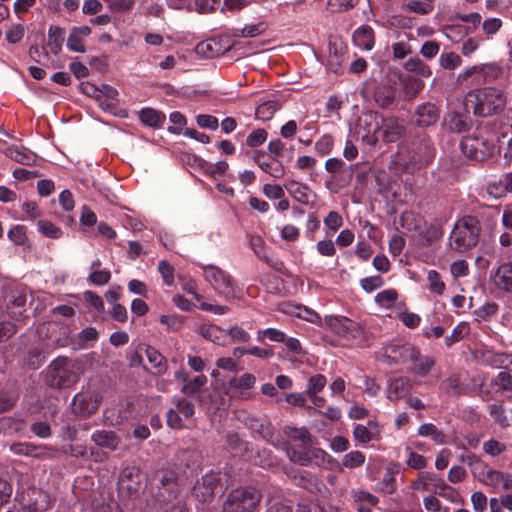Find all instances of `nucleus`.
Listing matches in <instances>:
<instances>
[{"label":"nucleus","instance_id":"32","mask_svg":"<svg viewBox=\"0 0 512 512\" xmlns=\"http://www.w3.org/2000/svg\"><path fill=\"white\" fill-rule=\"evenodd\" d=\"M374 99L381 107H387L395 99V90L389 85H379L374 91Z\"/></svg>","mask_w":512,"mask_h":512},{"label":"nucleus","instance_id":"45","mask_svg":"<svg viewBox=\"0 0 512 512\" xmlns=\"http://www.w3.org/2000/svg\"><path fill=\"white\" fill-rule=\"evenodd\" d=\"M396 316L408 328H416L421 321L420 316L416 313L408 312L405 308V305L399 307V309L396 311Z\"/></svg>","mask_w":512,"mask_h":512},{"label":"nucleus","instance_id":"37","mask_svg":"<svg viewBox=\"0 0 512 512\" xmlns=\"http://www.w3.org/2000/svg\"><path fill=\"white\" fill-rule=\"evenodd\" d=\"M365 455L358 450L345 454L339 464L340 468L355 469L361 467L365 462Z\"/></svg>","mask_w":512,"mask_h":512},{"label":"nucleus","instance_id":"5","mask_svg":"<svg viewBox=\"0 0 512 512\" xmlns=\"http://www.w3.org/2000/svg\"><path fill=\"white\" fill-rule=\"evenodd\" d=\"M329 329L340 338L351 344H361L365 341V332L361 325L344 316H329L325 318Z\"/></svg>","mask_w":512,"mask_h":512},{"label":"nucleus","instance_id":"14","mask_svg":"<svg viewBox=\"0 0 512 512\" xmlns=\"http://www.w3.org/2000/svg\"><path fill=\"white\" fill-rule=\"evenodd\" d=\"M413 388V383L407 377L398 376L391 378L386 387V398L389 401L406 399Z\"/></svg>","mask_w":512,"mask_h":512},{"label":"nucleus","instance_id":"27","mask_svg":"<svg viewBox=\"0 0 512 512\" xmlns=\"http://www.w3.org/2000/svg\"><path fill=\"white\" fill-rule=\"evenodd\" d=\"M426 281V288L431 294L442 296L445 293L446 284L438 271L433 269L428 270Z\"/></svg>","mask_w":512,"mask_h":512},{"label":"nucleus","instance_id":"33","mask_svg":"<svg viewBox=\"0 0 512 512\" xmlns=\"http://www.w3.org/2000/svg\"><path fill=\"white\" fill-rule=\"evenodd\" d=\"M345 60V50L343 47H337L336 45L329 46V57L328 66L334 72L338 73Z\"/></svg>","mask_w":512,"mask_h":512},{"label":"nucleus","instance_id":"19","mask_svg":"<svg viewBox=\"0 0 512 512\" xmlns=\"http://www.w3.org/2000/svg\"><path fill=\"white\" fill-rule=\"evenodd\" d=\"M182 289L186 293L193 295L195 300L199 302V308L203 311H208L216 315H223L228 313L230 310L228 306H221L204 302L203 296L197 293V285L193 280H188L185 283H183Z\"/></svg>","mask_w":512,"mask_h":512},{"label":"nucleus","instance_id":"46","mask_svg":"<svg viewBox=\"0 0 512 512\" xmlns=\"http://www.w3.org/2000/svg\"><path fill=\"white\" fill-rule=\"evenodd\" d=\"M439 64L444 69L454 70L462 64V59L455 52H444L439 57Z\"/></svg>","mask_w":512,"mask_h":512},{"label":"nucleus","instance_id":"49","mask_svg":"<svg viewBox=\"0 0 512 512\" xmlns=\"http://www.w3.org/2000/svg\"><path fill=\"white\" fill-rule=\"evenodd\" d=\"M266 30V25L263 22L257 24H248L241 29H235L234 34L241 37H256Z\"/></svg>","mask_w":512,"mask_h":512},{"label":"nucleus","instance_id":"15","mask_svg":"<svg viewBox=\"0 0 512 512\" xmlns=\"http://www.w3.org/2000/svg\"><path fill=\"white\" fill-rule=\"evenodd\" d=\"M474 475L482 484L494 490L501 489L504 472L492 469L486 464L480 463L474 467Z\"/></svg>","mask_w":512,"mask_h":512},{"label":"nucleus","instance_id":"13","mask_svg":"<svg viewBox=\"0 0 512 512\" xmlns=\"http://www.w3.org/2000/svg\"><path fill=\"white\" fill-rule=\"evenodd\" d=\"M221 487V474L217 472L206 473L200 481H197L193 492L201 501H207Z\"/></svg>","mask_w":512,"mask_h":512},{"label":"nucleus","instance_id":"23","mask_svg":"<svg viewBox=\"0 0 512 512\" xmlns=\"http://www.w3.org/2000/svg\"><path fill=\"white\" fill-rule=\"evenodd\" d=\"M292 477L296 485L311 492L320 491L321 483L309 471L303 469L298 470Z\"/></svg>","mask_w":512,"mask_h":512},{"label":"nucleus","instance_id":"11","mask_svg":"<svg viewBox=\"0 0 512 512\" xmlns=\"http://www.w3.org/2000/svg\"><path fill=\"white\" fill-rule=\"evenodd\" d=\"M473 73H478L479 77L481 78L480 80H485V83H486L491 80L500 78V76L502 75V69L499 65H497L494 62L473 65V66L463 70L458 75V80L459 81H467L473 76Z\"/></svg>","mask_w":512,"mask_h":512},{"label":"nucleus","instance_id":"20","mask_svg":"<svg viewBox=\"0 0 512 512\" xmlns=\"http://www.w3.org/2000/svg\"><path fill=\"white\" fill-rule=\"evenodd\" d=\"M284 187L290 196L301 204L309 205L315 198L313 191L307 185L300 182L289 181L284 185Z\"/></svg>","mask_w":512,"mask_h":512},{"label":"nucleus","instance_id":"40","mask_svg":"<svg viewBox=\"0 0 512 512\" xmlns=\"http://www.w3.org/2000/svg\"><path fill=\"white\" fill-rule=\"evenodd\" d=\"M409 72L418 74L421 77H429L432 74L430 67L419 58H410L404 65Z\"/></svg>","mask_w":512,"mask_h":512},{"label":"nucleus","instance_id":"62","mask_svg":"<svg viewBox=\"0 0 512 512\" xmlns=\"http://www.w3.org/2000/svg\"><path fill=\"white\" fill-rule=\"evenodd\" d=\"M327 380L324 375L316 374L309 378L307 385V393L308 394H317L320 392L326 385Z\"/></svg>","mask_w":512,"mask_h":512},{"label":"nucleus","instance_id":"35","mask_svg":"<svg viewBox=\"0 0 512 512\" xmlns=\"http://www.w3.org/2000/svg\"><path fill=\"white\" fill-rule=\"evenodd\" d=\"M64 39V30L58 26H51L48 30L47 46L51 52L58 53L61 50Z\"/></svg>","mask_w":512,"mask_h":512},{"label":"nucleus","instance_id":"42","mask_svg":"<svg viewBox=\"0 0 512 512\" xmlns=\"http://www.w3.org/2000/svg\"><path fill=\"white\" fill-rule=\"evenodd\" d=\"M287 436L293 440L301 441L303 444H314V437L310 434V432L305 428H296V427H287L285 430Z\"/></svg>","mask_w":512,"mask_h":512},{"label":"nucleus","instance_id":"50","mask_svg":"<svg viewBox=\"0 0 512 512\" xmlns=\"http://www.w3.org/2000/svg\"><path fill=\"white\" fill-rule=\"evenodd\" d=\"M265 338L269 339L272 342L281 343L285 341V333L276 328H267L259 330L257 332V340L259 342H263Z\"/></svg>","mask_w":512,"mask_h":512},{"label":"nucleus","instance_id":"34","mask_svg":"<svg viewBox=\"0 0 512 512\" xmlns=\"http://www.w3.org/2000/svg\"><path fill=\"white\" fill-rule=\"evenodd\" d=\"M418 435L422 437H429L434 443L438 445H441L445 442L444 433L432 423L421 424L418 427Z\"/></svg>","mask_w":512,"mask_h":512},{"label":"nucleus","instance_id":"31","mask_svg":"<svg viewBox=\"0 0 512 512\" xmlns=\"http://www.w3.org/2000/svg\"><path fill=\"white\" fill-rule=\"evenodd\" d=\"M260 152H256L254 161L266 173H269L274 178H280L284 175L285 169L281 162L273 159L269 162L259 160Z\"/></svg>","mask_w":512,"mask_h":512},{"label":"nucleus","instance_id":"53","mask_svg":"<svg viewBox=\"0 0 512 512\" xmlns=\"http://www.w3.org/2000/svg\"><path fill=\"white\" fill-rule=\"evenodd\" d=\"M469 332V325L466 322H461L457 324L451 335L447 336L445 338V342L447 346H451L454 343L460 341L465 335H467Z\"/></svg>","mask_w":512,"mask_h":512},{"label":"nucleus","instance_id":"60","mask_svg":"<svg viewBox=\"0 0 512 512\" xmlns=\"http://www.w3.org/2000/svg\"><path fill=\"white\" fill-rule=\"evenodd\" d=\"M156 479L160 482L163 487L169 486V490L172 491V485H176L177 476L173 470L163 469L157 471Z\"/></svg>","mask_w":512,"mask_h":512},{"label":"nucleus","instance_id":"4","mask_svg":"<svg viewBox=\"0 0 512 512\" xmlns=\"http://www.w3.org/2000/svg\"><path fill=\"white\" fill-rule=\"evenodd\" d=\"M262 495L254 487H240L232 490L223 503V512H254Z\"/></svg>","mask_w":512,"mask_h":512},{"label":"nucleus","instance_id":"52","mask_svg":"<svg viewBox=\"0 0 512 512\" xmlns=\"http://www.w3.org/2000/svg\"><path fill=\"white\" fill-rule=\"evenodd\" d=\"M500 283L507 291H512V263H505L498 268Z\"/></svg>","mask_w":512,"mask_h":512},{"label":"nucleus","instance_id":"28","mask_svg":"<svg viewBox=\"0 0 512 512\" xmlns=\"http://www.w3.org/2000/svg\"><path fill=\"white\" fill-rule=\"evenodd\" d=\"M464 375H452L441 384L442 389L449 394H462L468 390V386L463 382Z\"/></svg>","mask_w":512,"mask_h":512},{"label":"nucleus","instance_id":"12","mask_svg":"<svg viewBox=\"0 0 512 512\" xmlns=\"http://www.w3.org/2000/svg\"><path fill=\"white\" fill-rule=\"evenodd\" d=\"M100 400L95 392L81 391L72 399L73 412L80 416H89L99 406Z\"/></svg>","mask_w":512,"mask_h":512},{"label":"nucleus","instance_id":"10","mask_svg":"<svg viewBox=\"0 0 512 512\" xmlns=\"http://www.w3.org/2000/svg\"><path fill=\"white\" fill-rule=\"evenodd\" d=\"M384 357L388 364L408 362L418 357V349L410 344L391 343L384 348Z\"/></svg>","mask_w":512,"mask_h":512},{"label":"nucleus","instance_id":"16","mask_svg":"<svg viewBox=\"0 0 512 512\" xmlns=\"http://www.w3.org/2000/svg\"><path fill=\"white\" fill-rule=\"evenodd\" d=\"M256 383V377L251 373H244L240 376H235L228 381V389L236 397L248 399L250 397V390Z\"/></svg>","mask_w":512,"mask_h":512},{"label":"nucleus","instance_id":"25","mask_svg":"<svg viewBox=\"0 0 512 512\" xmlns=\"http://www.w3.org/2000/svg\"><path fill=\"white\" fill-rule=\"evenodd\" d=\"M5 154L15 162L23 165H32L36 161V155L24 147L10 146Z\"/></svg>","mask_w":512,"mask_h":512},{"label":"nucleus","instance_id":"18","mask_svg":"<svg viewBox=\"0 0 512 512\" xmlns=\"http://www.w3.org/2000/svg\"><path fill=\"white\" fill-rule=\"evenodd\" d=\"M327 457H329V455L324 450L315 447H308L298 453L294 452L292 459L303 466H321L324 464Z\"/></svg>","mask_w":512,"mask_h":512},{"label":"nucleus","instance_id":"64","mask_svg":"<svg viewBox=\"0 0 512 512\" xmlns=\"http://www.w3.org/2000/svg\"><path fill=\"white\" fill-rule=\"evenodd\" d=\"M8 238L16 245H23L27 239L26 228L16 225L8 231Z\"/></svg>","mask_w":512,"mask_h":512},{"label":"nucleus","instance_id":"1","mask_svg":"<svg viewBox=\"0 0 512 512\" xmlns=\"http://www.w3.org/2000/svg\"><path fill=\"white\" fill-rule=\"evenodd\" d=\"M82 375V365L67 357H57L47 368L46 384L51 388L63 389L74 386Z\"/></svg>","mask_w":512,"mask_h":512},{"label":"nucleus","instance_id":"61","mask_svg":"<svg viewBox=\"0 0 512 512\" xmlns=\"http://www.w3.org/2000/svg\"><path fill=\"white\" fill-rule=\"evenodd\" d=\"M491 384L495 390H508L512 387V376L505 371L499 372L495 378L491 379Z\"/></svg>","mask_w":512,"mask_h":512},{"label":"nucleus","instance_id":"58","mask_svg":"<svg viewBox=\"0 0 512 512\" xmlns=\"http://www.w3.org/2000/svg\"><path fill=\"white\" fill-rule=\"evenodd\" d=\"M158 271L165 285L172 286L174 284V268L169 262L161 260L158 263Z\"/></svg>","mask_w":512,"mask_h":512},{"label":"nucleus","instance_id":"56","mask_svg":"<svg viewBox=\"0 0 512 512\" xmlns=\"http://www.w3.org/2000/svg\"><path fill=\"white\" fill-rule=\"evenodd\" d=\"M433 1H417L413 0L407 3L406 8L410 12L417 13L419 15L429 14L433 10Z\"/></svg>","mask_w":512,"mask_h":512},{"label":"nucleus","instance_id":"36","mask_svg":"<svg viewBox=\"0 0 512 512\" xmlns=\"http://www.w3.org/2000/svg\"><path fill=\"white\" fill-rule=\"evenodd\" d=\"M408 362L412 363L410 366L411 370L420 376L426 375L435 363L434 360L430 357H421L419 351L418 357L416 359H408Z\"/></svg>","mask_w":512,"mask_h":512},{"label":"nucleus","instance_id":"38","mask_svg":"<svg viewBox=\"0 0 512 512\" xmlns=\"http://www.w3.org/2000/svg\"><path fill=\"white\" fill-rule=\"evenodd\" d=\"M250 247L253 250L254 254L261 260L269 263V249L265 244V241L262 237L258 235H253L250 237Z\"/></svg>","mask_w":512,"mask_h":512},{"label":"nucleus","instance_id":"63","mask_svg":"<svg viewBox=\"0 0 512 512\" xmlns=\"http://www.w3.org/2000/svg\"><path fill=\"white\" fill-rule=\"evenodd\" d=\"M423 504L428 512H450V509L442 505L440 500L433 495L425 497Z\"/></svg>","mask_w":512,"mask_h":512},{"label":"nucleus","instance_id":"54","mask_svg":"<svg viewBox=\"0 0 512 512\" xmlns=\"http://www.w3.org/2000/svg\"><path fill=\"white\" fill-rule=\"evenodd\" d=\"M503 25L500 18L491 17L482 22V31L489 38L499 32Z\"/></svg>","mask_w":512,"mask_h":512},{"label":"nucleus","instance_id":"47","mask_svg":"<svg viewBox=\"0 0 512 512\" xmlns=\"http://www.w3.org/2000/svg\"><path fill=\"white\" fill-rule=\"evenodd\" d=\"M324 225L327 229L326 234L332 235L343 225L342 216L336 211H330L324 218Z\"/></svg>","mask_w":512,"mask_h":512},{"label":"nucleus","instance_id":"3","mask_svg":"<svg viewBox=\"0 0 512 512\" xmlns=\"http://www.w3.org/2000/svg\"><path fill=\"white\" fill-rule=\"evenodd\" d=\"M467 101L473 104L474 114L485 117L502 109L505 106L506 97L498 88L485 87L468 93Z\"/></svg>","mask_w":512,"mask_h":512},{"label":"nucleus","instance_id":"51","mask_svg":"<svg viewBox=\"0 0 512 512\" xmlns=\"http://www.w3.org/2000/svg\"><path fill=\"white\" fill-rule=\"evenodd\" d=\"M38 231L44 236L52 239H58L62 236V230L47 220H40L38 222Z\"/></svg>","mask_w":512,"mask_h":512},{"label":"nucleus","instance_id":"43","mask_svg":"<svg viewBox=\"0 0 512 512\" xmlns=\"http://www.w3.org/2000/svg\"><path fill=\"white\" fill-rule=\"evenodd\" d=\"M206 383L207 377L205 375H198L192 380H186L181 390L183 393L193 396L197 394Z\"/></svg>","mask_w":512,"mask_h":512},{"label":"nucleus","instance_id":"9","mask_svg":"<svg viewBox=\"0 0 512 512\" xmlns=\"http://www.w3.org/2000/svg\"><path fill=\"white\" fill-rule=\"evenodd\" d=\"M194 404L185 398L178 399L167 412V424L173 429L191 428L194 425Z\"/></svg>","mask_w":512,"mask_h":512},{"label":"nucleus","instance_id":"2","mask_svg":"<svg viewBox=\"0 0 512 512\" xmlns=\"http://www.w3.org/2000/svg\"><path fill=\"white\" fill-rule=\"evenodd\" d=\"M480 226L476 218L466 216L459 219L449 237V247L457 252L474 248L479 240Z\"/></svg>","mask_w":512,"mask_h":512},{"label":"nucleus","instance_id":"48","mask_svg":"<svg viewBox=\"0 0 512 512\" xmlns=\"http://www.w3.org/2000/svg\"><path fill=\"white\" fill-rule=\"evenodd\" d=\"M159 321L169 331H179L184 323V317L177 314L161 315Z\"/></svg>","mask_w":512,"mask_h":512},{"label":"nucleus","instance_id":"57","mask_svg":"<svg viewBox=\"0 0 512 512\" xmlns=\"http://www.w3.org/2000/svg\"><path fill=\"white\" fill-rule=\"evenodd\" d=\"M443 31H444L445 36L453 42H457L460 37L470 33L468 28H465L464 26H462L460 24L447 25L443 28Z\"/></svg>","mask_w":512,"mask_h":512},{"label":"nucleus","instance_id":"24","mask_svg":"<svg viewBox=\"0 0 512 512\" xmlns=\"http://www.w3.org/2000/svg\"><path fill=\"white\" fill-rule=\"evenodd\" d=\"M94 443L102 448L116 450L119 445V438L112 431L99 430L91 435Z\"/></svg>","mask_w":512,"mask_h":512},{"label":"nucleus","instance_id":"8","mask_svg":"<svg viewBox=\"0 0 512 512\" xmlns=\"http://www.w3.org/2000/svg\"><path fill=\"white\" fill-rule=\"evenodd\" d=\"M369 129L364 138L368 143H376L379 140L391 143L397 141L404 133V126L395 117L381 118V122L375 117V125L372 134Z\"/></svg>","mask_w":512,"mask_h":512},{"label":"nucleus","instance_id":"29","mask_svg":"<svg viewBox=\"0 0 512 512\" xmlns=\"http://www.w3.org/2000/svg\"><path fill=\"white\" fill-rule=\"evenodd\" d=\"M139 118L143 124L149 127H160L165 122V115L152 108H143L139 113Z\"/></svg>","mask_w":512,"mask_h":512},{"label":"nucleus","instance_id":"26","mask_svg":"<svg viewBox=\"0 0 512 512\" xmlns=\"http://www.w3.org/2000/svg\"><path fill=\"white\" fill-rule=\"evenodd\" d=\"M398 293L394 289H386L377 293L374 297L375 303L384 309H399L404 306L403 303H398Z\"/></svg>","mask_w":512,"mask_h":512},{"label":"nucleus","instance_id":"44","mask_svg":"<svg viewBox=\"0 0 512 512\" xmlns=\"http://www.w3.org/2000/svg\"><path fill=\"white\" fill-rule=\"evenodd\" d=\"M489 414L493 421L500 425L502 428L510 426L504 407L499 403H494L489 406Z\"/></svg>","mask_w":512,"mask_h":512},{"label":"nucleus","instance_id":"30","mask_svg":"<svg viewBox=\"0 0 512 512\" xmlns=\"http://www.w3.org/2000/svg\"><path fill=\"white\" fill-rule=\"evenodd\" d=\"M146 357L151 364L152 368L155 369L154 373L162 375L167 370V362L162 354H160L155 348L147 347L145 350Z\"/></svg>","mask_w":512,"mask_h":512},{"label":"nucleus","instance_id":"21","mask_svg":"<svg viewBox=\"0 0 512 512\" xmlns=\"http://www.w3.org/2000/svg\"><path fill=\"white\" fill-rule=\"evenodd\" d=\"M198 332L205 339L217 344V345H225L226 344V330L220 328L217 325L203 323L199 326Z\"/></svg>","mask_w":512,"mask_h":512},{"label":"nucleus","instance_id":"6","mask_svg":"<svg viewBox=\"0 0 512 512\" xmlns=\"http://www.w3.org/2000/svg\"><path fill=\"white\" fill-rule=\"evenodd\" d=\"M460 149L467 158L475 161H485L496 151L492 141L476 134L465 135L460 142Z\"/></svg>","mask_w":512,"mask_h":512},{"label":"nucleus","instance_id":"7","mask_svg":"<svg viewBox=\"0 0 512 512\" xmlns=\"http://www.w3.org/2000/svg\"><path fill=\"white\" fill-rule=\"evenodd\" d=\"M203 276L217 295L226 300L235 296V282L226 271L217 266L208 265L203 268Z\"/></svg>","mask_w":512,"mask_h":512},{"label":"nucleus","instance_id":"59","mask_svg":"<svg viewBox=\"0 0 512 512\" xmlns=\"http://www.w3.org/2000/svg\"><path fill=\"white\" fill-rule=\"evenodd\" d=\"M353 437L355 441L365 444L373 440L375 434L368 430V428L362 424H357L353 428Z\"/></svg>","mask_w":512,"mask_h":512},{"label":"nucleus","instance_id":"17","mask_svg":"<svg viewBox=\"0 0 512 512\" xmlns=\"http://www.w3.org/2000/svg\"><path fill=\"white\" fill-rule=\"evenodd\" d=\"M439 119V110L432 103H423L417 106L413 120L418 126L427 127L435 124Z\"/></svg>","mask_w":512,"mask_h":512},{"label":"nucleus","instance_id":"39","mask_svg":"<svg viewBox=\"0 0 512 512\" xmlns=\"http://www.w3.org/2000/svg\"><path fill=\"white\" fill-rule=\"evenodd\" d=\"M278 110V105L275 101H267L259 104L255 110V117L261 121H268L272 119L275 112Z\"/></svg>","mask_w":512,"mask_h":512},{"label":"nucleus","instance_id":"55","mask_svg":"<svg viewBox=\"0 0 512 512\" xmlns=\"http://www.w3.org/2000/svg\"><path fill=\"white\" fill-rule=\"evenodd\" d=\"M268 133L263 128L253 130L246 138L247 146L256 148L262 145L267 140Z\"/></svg>","mask_w":512,"mask_h":512},{"label":"nucleus","instance_id":"41","mask_svg":"<svg viewBox=\"0 0 512 512\" xmlns=\"http://www.w3.org/2000/svg\"><path fill=\"white\" fill-rule=\"evenodd\" d=\"M218 40L216 38H211L205 42L200 43L196 51L198 53L204 54L207 57H215L223 53L226 48L217 47Z\"/></svg>","mask_w":512,"mask_h":512},{"label":"nucleus","instance_id":"22","mask_svg":"<svg viewBox=\"0 0 512 512\" xmlns=\"http://www.w3.org/2000/svg\"><path fill=\"white\" fill-rule=\"evenodd\" d=\"M353 41L364 50H372L375 44L373 29L367 25L357 28L353 33Z\"/></svg>","mask_w":512,"mask_h":512}]
</instances>
